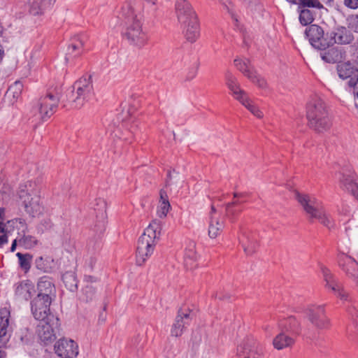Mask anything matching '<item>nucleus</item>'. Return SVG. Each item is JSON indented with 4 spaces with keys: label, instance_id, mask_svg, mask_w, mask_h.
Here are the masks:
<instances>
[{
    "label": "nucleus",
    "instance_id": "1",
    "mask_svg": "<svg viewBox=\"0 0 358 358\" xmlns=\"http://www.w3.org/2000/svg\"><path fill=\"white\" fill-rule=\"evenodd\" d=\"M143 0H126L120 13L124 23L123 36L138 49L148 45L150 40L148 31L143 27Z\"/></svg>",
    "mask_w": 358,
    "mask_h": 358
},
{
    "label": "nucleus",
    "instance_id": "2",
    "mask_svg": "<svg viewBox=\"0 0 358 358\" xmlns=\"http://www.w3.org/2000/svg\"><path fill=\"white\" fill-rule=\"evenodd\" d=\"M306 116L310 129L317 133L328 131L332 120L324 101L319 96L311 97L306 106Z\"/></svg>",
    "mask_w": 358,
    "mask_h": 358
},
{
    "label": "nucleus",
    "instance_id": "3",
    "mask_svg": "<svg viewBox=\"0 0 358 358\" xmlns=\"http://www.w3.org/2000/svg\"><path fill=\"white\" fill-rule=\"evenodd\" d=\"M17 196L19 202L30 217H36L43 213L41 187L35 181L29 180L21 185L17 191Z\"/></svg>",
    "mask_w": 358,
    "mask_h": 358
},
{
    "label": "nucleus",
    "instance_id": "4",
    "mask_svg": "<svg viewBox=\"0 0 358 358\" xmlns=\"http://www.w3.org/2000/svg\"><path fill=\"white\" fill-rule=\"evenodd\" d=\"M295 199L302 207L310 222L317 220L328 229L334 227L333 220L315 196L296 192Z\"/></svg>",
    "mask_w": 358,
    "mask_h": 358
},
{
    "label": "nucleus",
    "instance_id": "5",
    "mask_svg": "<svg viewBox=\"0 0 358 358\" xmlns=\"http://www.w3.org/2000/svg\"><path fill=\"white\" fill-rule=\"evenodd\" d=\"M161 229L160 222L155 220L139 237L136 254V264L138 266L143 265L153 253Z\"/></svg>",
    "mask_w": 358,
    "mask_h": 358
},
{
    "label": "nucleus",
    "instance_id": "6",
    "mask_svg": "<svg viewBox=\"0 0 358 358\" xmlns=\"http://www.w3.org/2000/svg\"><path fill=\"white\" fill-rule=\"evenodd\" d=\"M72 87L73 90L68 96V101L71 103L72 107L80 108L94 99V92L91 76L80 78Z\"/></svg>",
    "mask_w": 358,
    "mask_h": 358
},
{
    "label": "nucleus",
    "instance_id": "7",
    "mask_svg": "<svg viewBox=\"0 0 358 358\" xmlns=\"http://www.w3.org/2000/svg\"><path fill=\"white\" fill-rule=\"evenodd\" d=\"M303 313L306 318L316 329L324 330L330 327V320L327 316L324 305H310Z\"/></svg>",
    "mask_w": 358,
    "mask_h": 358
},
{
    "label": "nucleus",
    "instance_id": "8",
    "mask_svg": "<svg viewBox=\"0 0 358 358\" xmlns=\"http://www.w3.org/2000/svg\"><path fill=\"white\" fill-rule=\"evenodd\" d=\"M60 94L56 90H48L38 102V110L42 120L50 117L57 110Z\"/></svg>",
    "mask_w": 358,
    "mask_h": 358
},
{
    "label": "nucleus",
    "instance_id": "9",
    "mask_svg": "<svg viewBox=\"0 0 358 358\" xmlns=\"http://www.w3.org/2000/svg\"><path fill=\"white\" fill-rule=\"evenodd\" d=\"M238 358H265L262 345L253 338H245L237 347Z\"/></svg>",
    "mask_w": 358,
    "mask_h": 358
},
{
    "label": "nucleus",
    "instance_id": "10",
    "mask_svg": "<svg viewBox=\"0 0 358 358\" xmlns=\"http://www.w3.org/2000/svg\"><path fill=\"white\" fill-rule=\"evenodd\" d=\"M129 117L124 120L122 124V127L114 131V137L120 141H124L125 143L130 144L134 140V136L138 127V124L135 116L130 115Z\"/></svg>",
    "mask_w": 358,
    "mask_h": 358
},
{
    "label": "nucleus",
    "instance_id": "11",
    "mask_svg": "<svg viewBox=\"0 0 358 358\" xmlns=\"http://www.w3.org/2000/svg\"><path fill=\"white\" fill-rule=\"evenodd\" d=\"M305 35L310 45L318 50L329 48V34H324L323 29L317 24H310L306 29Z\"/></svg>",
    "mask_w": 358,
    "mask_h": 358
},
{
    "label": "nucleus",
    "instance_id": "12",
    "mask_svg": "<svg viewBox=\"0 0 358 358\" xmlns=\"http://www.w3.org/2000/svg\"><path fill=\"white\" fill-rule=\"evenodd\" d=\"M234 63L237 69L243 73L252 83L260 88H265L266 87V81L257 73L256 70L252 66L249 59L238 58L234 59Z\"/></svg>",
    "mask_w": 358,
    "mask_h": 358
},
{
    "label": "nucleus",
    "instance_id": "13",
    "mask_svg": "<svg viewBox=\"0 0 358 358\" xmlns=\"http://www.w3.org/2000/svg\"><path fill=\"white\" fill-rule=\"evenodd\" d=\"M194 314L192 311L187 307H181L176 317L174 323L171 329L172 336L179 337L187 329L193 319Z\"/></svg>",
    "mask_w": 358,
    "mask_h": 358
},
{
    "label": "nucleus",
    "instance_id": "14",
    "mask_svg": "<svg viewBox=\"0 0 358 358\" xmlns=\"http://www.w3.org/2000/svg\"><path fill=\"white\" fill-rule=\"evenodd\" d=\"M320 271L325 282V287L331 290L341 300H347L348 294L345 291L342 283L336 278L331 271L325 266H320Z\"/></svg>",
    "mask_w": 358,
    "mask_h": 358
},
{
    "label": "nucleus",
    "instance_id": "15",
    "mask_svg": "<svg viewBox=\"0 0 358 358\" xmlns=\"http://www.w3.org/2000/svg\"><path fill=\"white\" fill-rule=\"evenodd\" d=\"M52 301V299L40 296H36L31 301V311L36 320L45 321L46 320H50L51 317H53L50 310Z\"/></svg>",
    "mask_w": 358,
    "mask_h": 358
},
{
    "label": "nucleus",
    "instance_id": "16",
    "mask_svg": "<svg viewBox=\"0 0 358 358\" xmlns=\"http://www.w3.org/2000/svg\"><path fill=\"white\" fill-rule=\"evenodd\" d=\"M336 71L341 79L347 80L349 87L358 85V66L354 63L350 61L338 62L336 65Z\"/></svg>",
    "mask_w": 358,
    "mask_h": 358
},
{
    "label": "nucleus",
    "instance_id": "17",
    "mask_svg": "<svg viewBox=\"0 0 358 358\" xmlns=\"http://www.w3.org/2000/svg\"><path fill=\"white\" fill-rule=\"evenodd\" d=\"M87 39L88 37L85 34H76L71 38L65 57L68 64H71L74 59L79 57L83 53Z\"/></svg>",
    "mask_w": 358,
    "mask_h": 358
},
{
    "label": "nucleus",
    "instance_id": "18",
    "mask_svg": "<svg viewBox=\"0 0 358 358\" xmlns=\"http://www.w3.org/2000/svg\"><path fill=\"white\" fill-rule=\"evenodd\" d=\"M55 353L60 358H76L78 355V345L72 339L62 338L54 345Z\"/></svg>",
    "mask_w": 358,
    "mask_h": 358
},
{
    "label": "nucleus",
    "instance_id": "19",
    "mask_svg": "<svg viewBox=\"0 0 358 358\" xmlns=\"http://www.w3.org/2000/svg\"><path fill=\"white\" fill-rule=\"evenodd\" d=\"M354 35L351 29L344 26H337L334 28L329 35V48L336 43L338 45H349L354 41Z\"/></svg>",
    "mask_w": 358,
    "mask_h": 358
},
{
    "label": "nucleus",
    "instance_id": "20",
    "mask_svg": "<svg viewBox=\"0 0 358 358\" xmlns=\"http://www.w3.org/2000/svg\"><path fill=\"white\" fill-rule=\"evenodd\" d=\"M175 11L178 21L180 24L198 18L192 6L187 0H176Z\"/></svg>",
    "mask_w": 358,
    "mask_h": 358
},
{
    "label": "nucleus",
    "instance_id": "21",
    "mask_svg": "<svg viewBox=\"0 0 358 358\" xmlns=\"http://www.w3.org/2000/svg\"><path fill=\"white\" fill-rule=\"evenodd\" d=\"M338 266L350 278L358 277V263L355 259L345 253L340 252L337 256Z\"/></svg>",
    "mask_w": 358,
    "mask_h": 358
},
{
    "label": "nucleus",
    "instance_id": "22",
    "mask_svg": "<svg viewBox=\"0 0 358 358\" xmlns=\"http://www.w3.org/2000/svg\"><path fill=\"white\" fill-rule=\"evenodd\" d=\"M15 296L19 301H28L35 294V286L29 280L20 281L15 284Z\"/></svg>",
    "mask_w": 358,
    "mask_h": 358
},
{
    "label": "nucleus",
    "instance_id": "23",
    "mask_svg": "<svg viewBox=\"0 0 358 358\" xmlns=\"http://www.w3.org/2000/svg\"><path fill=\"white\" fill-rule=\"evenodd\" d=\"M10 310L7 308L0 309V348L6 346L10 339L8 334Z\"/></svg>",
    "mask_w": 358,
    "mask_h": 358
},
{
    "label": "nucleus",
    "instance_id": "24",
    "mask_svg": "<svg viewBox=\"0 0 358 358\" xmlns=\"http://www.w3.org/2000/svg\"><path fill=\"white\" fill-rule=\"evenodd\" d=\"M37 291L36 296L52 299V296H55V288L49 277L43 276L38 281Z\"/></svg>",
    "mask_w": 358,
    "mask_h": 358
},
{
    "label": "nucleus",
    "instance_id": "25",
    "mask_svg": "<svg viewBox=\"0 0 358 358\" xmlns=\"http://www.w3.org/2000/svg\"><path fill=\"white\" fill-rule=\"evenodd\" d=\"M186 39L194 43L200 36V27L198 18L180 24Z\"/></svg>",
    "mask_w": 358,
    "mask_h": 358
},
{
    "label": "nucleus",
    "instance_id": "26",
    "mask_svg": "<svg viewBox=\"0 0 358 358\" xmlns=\"http://www.w3.org/2000/svg\"><path fill=\"white\" fill-rule=\"evenodd\" d=\"M56 0H29V13L34 16L43 15Z\"/></svg>",
    "mask_w": 358,
    "mask_h": 358
},
{
    "label": "nucleus",
    "instance_id": "27",
    "mask_svg": "<svg viewBox=\"0 0 358 358\" xmlns=\"http://www.w3.org/2000/svg\"><path fill=\"white\" fill-rule=\"evenodd\" d=\"M340 186L358 198V178L354 173H343L340 178Z\"/></svg>",
    "mask_w": 358,
    "mask_h": 358
},
{
    "label": "nucleus",
    "instance_id": "28",
    "mask_svg": "<svg viewBox=\"0 0 358 358\" xmlns=\"http://www.w3.org/2000/svg\"><path fill=\"white\" fill-rule=\"evenodd\" d=\"M225 80L227 87L236 100L240 101L244 96L248 95L244 90L241 89L237 78L231 72L228 71L225 73Z\"/></svg>",
    "mask_w": 358,
    "mask_h": 358
},
{
    "label": "nucleus",
    "instance_id": "29",
    "mask_svg": "<svg viewBox=\"0 0 358 358\" xmlns=\"http://www.w3.org/2000/svg\"><path fill=\"white\" fill-rule=\"evenodd\" d=\"M240 243L247 255L255 253L259 247L257 236L252 233H243L240 237Z\"/></svg>",
    "mask_w": 358,
    "mask_h": 358
},
{
    "label": "nucleus",
    "instance_id": "30",
    "mask_svg": "<svg viewBox=\"0 0 358 358\" xmlns=\"http://www.w3.org/2000/svg\"><path fill=\"white\" fill-rule=\"evenodd\" d=\"M296 342V338L293 336L285 333L281 330V332L276 335L273 339V348L278 350L285 348H292Z\"/></svg>",
    "mask_w": 358,
    "mask_h": 358
},
{
    "label": "nucleus",
    "instance_id": "31",
    "mask_svg": "<svg viewBox=\"0 0 358 358\" xmlns=\"http://www.w3.org/2000/svg\"><path fill=\"white\" fill-rule=\"evenodd\" d=\"M43 324H39L37 327V333L40 340L45 345L53 341L55 339L53 328L50 324V319L43 321Z\"/></svg>",
    "mask_w": 358,
    "mask_h": 358
},
{
    "label": "nucleus",
    "instance_id": "32",
    "mask_svg": "<svg viewBox=\"0 0 358 358\" xmlns=\"http://www.w3.org/2000/svg\"><path fill=\"white\" fill-rule=\"evenodd\" d=\"M282 331L296 338L301 331V324L295 317L290 316L282 324Z\"/></svg>",
    "mask_w": 358,
    "mask_h": 358
},
{
    "label": "nucleus",
    "instance_id": "33",
    "mask_svg": "<svg viewBox=\"0 0 358 358\" xmlns=\"http://www.w3.org/2000/svg\"><path fill=\"white\" fill-rule=\"evenodd\" d=\"M197 254L195 243L190 242L186 248L184 255V264L188 269H193L197 266Z\"/></svg>",
    "mask_w": 358,
    "mask_h": 358
},
{
    "label": "nucleus",
    "instance_id": "34",
    "mask_svg": "<svg viewBox=\"0 0 358 358\" xmlns=\"http://www.w3.org/2000/svg\"><path fill=\"white\" fill-rule=\"evenodd\" d=\"M35 266L43 273H52L55 268V262L51 257H38L35 259Z\"/></svg>",
    "mask_w": 358,
    "mask_h": 358
},
{
    "label": "nucleus",
    "instance_id": "35",
    "mask_svg": "<svg viewBox=\"0 0 358 358\" xmlns=\"http://www.w3.org/2000/svg\"><path fill=\"white\" fill-rule=\"evenodd\" d=\"M331 47V48H328L325 50H321L320 57L327 63H336L342 59L341 52L337 48Z\"/></svg>",
    "mask_w": 358,
    "mask_h": 358
},
{
    "label": "nucleus",
    "instance_id": "36",
    "mask_svg": "<svg viewBox=\"0 0 358 358\" xmlns=\"http://www.w3.org/2000/svg\"><path fill=\"white\" fill-rule=\"evenodd\" d=\"M159 195L160 200L159 206L157 208V215L159 217L164 218L166 217L171 208V205L166 191L161 189L159 192Z\"/></svg>",
    "mask_w": 358,
    "mask_h": 358
},
{
    "label": "nucleus",
    "instance_id": "37",
    "mask_svg": "<svg viewBox=\"0 0 358 358\" xmlns=\"http://www.w3.org/2000/svg\"><path fill=\"white\" fill-rule=\"evenodd\" d=\"M223 228V220H220L216 217H211L208 228V235L211 238H215L221 233Z\"/></svg>",
    "mask_w": 358,
    "mask_h": 358
},
{
    "label": "nucleus",
    "instance_id": "38",
    "mask_svg": "<svg viewBox=\"0 0 358 358\" xmlns=\"http://www.w3.org/2000/svg\"><path fill=\"white\" fill-rule=\"evenodd\" d=\"M62 281L65 287L71 292H75L78 289V280L73 271H66L62 275Z\"/></svg>",
    "mask_w": 358,
    "mask_h": 358
},
{
    "label": "nucleus",
    "instance_id": "39",
    "mask_svg": "<svg viewBox=\"0 0 358 358\" xmlns=\"http://www.w3.org/2000/svg\"><path fill=\"white\" fill-rule=\"evenodd\" d=\"M237 203L231 201L225 205L226 216L230 220L235 219L243 211V206Z\"/></svg>",
    "mask_w": 358,
    "mask_h": 358
},
{
    "label": "nucleus",
    "instance_id": "40",
    "mask_svg": "<svg viewBox=\"0 0 358 358\" xmlns=\"http://www.w3.org/2000/svg\"><path fill=\"white\" fill-rule=\"evenodd\" d=\"M251 113L258 118L263 117V113L259 109L257 106L253 104L252 101L249 99L248 95L244 96L240 101Z\"/></svg>",
    "mask_w": 358,
    "mask_h": 358
},
{
    "label": "nucleus",
    "instance_id": "41",
    "mask_svg": "<svg viewBox=\"0 0 358 358\" xmlns=\"http://www.w3.org/2000/svg\"><path fill=\"white\" fill-rule=\"evenodd\" d=\"M16 256L18 257L20 268L24 271V273H27L31 268L32 255L29 253L22 254L17 252Z\"/></svg>",
    "mask_w": 358,
    "mask_h": 358
},
{
    "label": "nucleus",
    "instance_id": "42",
    "mask_svg": "<svg viewBox=\"0 0 358 358\" xmlns=\"http://www.w3.org/2000/svg\"><path fill=\"white\" fill-rule=\"evenodd\" d=\"M299 18L300 23L303 26H306L313 22L314 15L309 9L304 8L301 10Z\"/></svg>",
    "mask_w": 358,
    "mask_h": 358
},
{
    "label": "nucleus",
    "instance_id": "43",
    "mask_svg": "<svg viewBox=\"0 0 358 358\" xmlns=\"http://www.w3.org/2000/svg\"><path fill=\"white\" fill-rule=\"evenodd\" d=\"M22 83L20 81H16L9 87L6 92V95L8 96H12L14 99H17L22 93Z\"/></svg>",
    "mask_w": 358,
    "mask_h": 358
},
{
    "label": "nucleus",
    "instance_id": "44",
    "mask_svg": "<svg viewBox=\"0 0 358 358\" xmlns=\"http://www.w3.org/2000/svg\"><path fill=\"white\" fill-rule=\"evenodd\" d=\"M38 239L31 235H24L20 240L19 243L22 244L25 248L31 249L38 244Z\"/></svg>",
    "mask_w": 358,
    "mask_h": 358
},
{
    "label": "nucleus",
    "instance_id": "45",
    "mask_svg": "<svg viewBox=\"0 0 358 358\" xmlns=\"http://www.w3.org/2000/svg\"><path fill=\"white\" fill-rule=\"evenodd\" d=\"M298 5L302 7L313 8L317 9H322L324 8L323 5L319 0H300Z\"/></svg>",
    "mask_w": 358,
    "mask_h": 358
},
{
    "label": "nucleus",
    "instance_id": "46",
    "mask_svg": "<svg viewBox=\"0 0 358 358\" xmlns=\"http://www.w3.org/2000/svg\"><path fill=\"white\" fill-rule=\"evenodd\" d=\"M347 25L349 29L358 33V15H350L347 19Z\"/></svg>",
    "mask_w": 358,
    "mask_h": 358
},
{
    "label": "nucleus",
    "instance_id": "47",
    "mask_svg": "<svg viewBox=\"0 0 358 358\" xmlns=\"http://www.w3.org/2000/svg\"><path fill=\"white\" fill-rule=\"evenodd\" d=\"M82 299L86 302H88L94 296L95 289L92 286H86L82 291Z\"/></svg>",
    "mask_w": 358,
    "mask_h": 358
},
{
    "label": "nucleus",
    "instance_id": "48",
    "mask_svg": "<svg viewBox=\"0 0 358 358\" xmlns=\"http://www.w3.org/2000/svg\"><path fill=\"white\" fill-rule=\"evenodd\" d=\"M232 202H237V205L242 206L243 203L247 201V198L249 194L246 192H234Z\"/></svg>",
    "mask_w": 358,
    "mask_h": 358
},
{
    "label": "nucleus",
    "instance_id": "49",
    "mask_svg": "<svg viewBox=\"0 0 358 358\" xmlns=\"http://www.w3.org/2000/svg\"><path fill=\"white\" fill-rule=\"evenodd\" d=\"M53 226L54 224L52 220L50 218L46 217L41 221L38 229L43 232L45 231H50L52 229Z\"/></svg>",
    "mask_w": 358,
    "mask_h": 358
},
{
    "label": "nucleus",
    "instance_id": "50",
    "mask_svg": "<svg viewBox=\"0 0 358 358\" xmlns=\"http://www.w3.org/2000/svg\"><path fill=\"white\" fill-rule=\"evenodd\" d=\"M179 176V173L176 172L174 169L173 171H169L167 173V178L166 180V185H171L174 182L173 181V179L178 177Z\"/></svg>",
    "mask_w": 358,
    "mask_h": 358
},
{
    "label": "nucleus",
    "instance_id": "51",
    "mask_svg": "<svg viewBox=\"0 0 358 358\" xmlns=\"http://www.w3.org/2000/svg\"><path fill=\"white\" fill-rule=\"evenodd\" d=\"M96 203L97 206H100V208L98 209L99 211H100L102 216L104 215V214L106 213V201L103 199L99 198V199H96Z\"/></svg>",
    "mask_w": 358,
    "mask_h": 358
},
{
    "label": "nucleus",
    "instance_id": "52",
    "mask_svg": "<svg viewBox=\"0 0 358 358\" xmlns=\"http://www.w3.org/2000/svg\"><path fill=\"white\" fill-rule=\"evenodd\" d=\"M344 4L350 8L356 9L358 8V0H344Z\"/></svg>",
    "mask_w": 358,
    "mask_h": 358
},
{
    "label": "nucleus",
    "instance_id": "53",
    "mask_svg": "<svg viewBox=\"0 0 358 358\" xmlns=\"http://www.w3.org/2000/svg\"><path fill=\"white\" fill-rule=\"evenodd\" d=\"M352 94L354 97L355 106L358 112V87H352Z\"/></svg>",
    "mask_w": 358,
    "mask_h": 358
},
{
    "label": "nucleus",
    "instance_id": "54",
    "mask_svg": "<svg viewBox=\"0 0 358 358\" xmlns=\"http://www.w3.org/2000/svg\"><path fill=\"white\" fill-rule=\"evenodd\" d=\"M8 243V236L6 234H0V248Z\"/></svg>",
    "mask_w": 358,
    "mask_h": 358
},
{
    "label": "nucleus",
    "instance_id": "55",
    "mask_svg": "<svg viewBox=\"0 0 358 358\" xmlns=\"http://www.w3.org/2000/svg\"><path fill=\"white\" fill-rule=\"evenodd\" d=\"M96 262V259L95 257H90V258L89 259V262H88L89 266L91 268H93Z\"/></svg>",
    "mask_w": 358,
    "mask_h": 358
},
{
    "label": "nucleus",
    "instance_id": "56",
    "mask_svg": "<svg viewBox=\"0 0 358 358\" xmlns=\"http://www.w3.org/2000/svg\"><path fill=\"white\" fill-rule=\"evenodd\" d=\"M6 234V226L3 223V220H0V234Z\"/></svg>",
    "mask_w": 358,
    "mask_h": 358
},
{
    "label": "nucleus",
    "instance_id": "57",
    "mask_svg": "<svg viewBox=\"0 0 358 358\" xmlns=\"http://www.w3.org/2000/svg\"><path fill=\"white\" fill-rule=\"evenodd\" d=\"M85 280L87 282H95L96 281V278L92 275H85Z\"/></svg>",
    "mask_w": 358,
    "mask_h": 358
},
{
    "label": "nucleus",
    "instance_id": "58",
    "mask_svg": "<svg viewBox=\"0 0 358 358\" xmlns=\"http://www.w3.org/2000/svg\"><path fill=\"white\" fill-rule=\"evenodd\" d=\"M196 75V69H193L190 73H189V75L187 76V78L189 80H192L193 79Z\"/></svg>",
    "mask_w": 358,
    "mask_h": 358
},
{
    "label": "nucleus",
    "instance_id": "59",
    "mask_svg": "<svg viewBox=\"0 0 358 358\" xmlns=\"http://www.w3.org/2000/svg\"><path fill=\"white\" fill-rule=\"evenodd\" d=\"M227 9H229L228 4H230L229 0H219Z\"/></svg>",
    "mask_w": 358,
    "mask_h": 358
},
{
    "label": "nucleus",
    "instance_id": "60",
    "mask_svg": "<svg viewBox=\"0 0 358 358\" xmlns=\"http://www.w3.org/2000/svg\"><path fill=\"white\" fill-rule=\"evenodd\" d=\"M16 246H17V240L15 239L13 241V243L10 247V251L14 252L16 249Z\"/></svg>",
    "mask_w": 358,
    "mask_h": 358
},
{
    "label": "nucleus",
    "instance_id": "61",
    "mask_svg": "<svg viewBox=\"0 0 358 358\" xmlns=\"http://www.w3.org/2000/svg\"><path fill=\"white\" fill-rule=\"evenodd\" d=\"M216 213V209L213 205L211 206V210H210V217H215V214Z\"/></svg>",
    "mask_w": 358,
    "mask_h": 358
},
{
    "label": "nucleus",
    "instance_id": "62",
    "mask_svg": "<svg viewBox=\"0 0 358 358\" xmlns=\"http://www.w3.org/2000/svg\"><path fill=\"white\" fill-rule=\"evenodd\" d=\"M352 46L355 48L357 54H358V39L353 43Z\"/></svg>",
    "mask_w": 358,
    "mask_h": 358
},
{
    "label": "nucleus",
    "instance_id": "63",
    "mask_svg": "<svg viewBox=\"0 0 358 358\" xmlns=\"http://www.w3.org/2000/svg\"><path fill=\"white\" fill-rule=\"evenodd\" d=\"M287 1L294 3V4H299L300 0H287Z\"/></svg>",
    "mask_w": 358,
    "mask_h": 358
},
{
    "label": "nucleus",
    "instance_id": "64",
    "mask_svg": "<svg viewBox=\"0 0 358 358\" xmlns=\"http://www.w3.org/2000/svg\"><path fill=\"white\" fill-rule=\"evenodd\" d=\"M3 213H4V210L3 208H0V220H3L1 217V215H3Z\"/></svg>",
    "mask_w": 358,
    "mask_h": 358
}]
</instances>
